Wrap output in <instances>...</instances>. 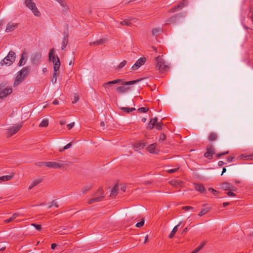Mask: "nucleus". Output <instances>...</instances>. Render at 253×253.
Instances as JSON below:
<instances>
[{
  "instance_id": "7c9ffc66",
  "label": "nucleus",
  "mask_w": 253,
  "mask_h": 253,
  "mask_svg": "<svg viewBox=\"0 0 253 253\" xmlns=\"http://www.w3.org/2000/svg\"><path fill=\"white\" fill-rule=\"evenodd\" d=\"M120 24L125 26H131L132 23L130 22L129 20L125 19L123 21L120 22Z\"/></svg>"
},
{
  "instance_id": "c756f323",
  "label": "nucleus",
  "mask_w": 253,
  "mask_h": 253,
  "mask_svg": "<svg viewBox=\"0 0 253 253\" xmlns=\"http://www.w3.org/2000/svg\"><path fill=\"white\" fill-rule=\"evenodd\" d=\"M121 109L126 113H130V112L135 110V108H128L125 107H122Z\"/></svg>"
},
{
  "instance_id": "72a5a7b5",
  "label": "nucleus",
  "mask_w": 253,
  "mask_h": 253,
  "mask_svg": "<svg viewBox=\"0 0 253 253\" xmlns=\"http://www.w3.org/2000/svg\"><path fill=\"white\" fill-rule=\"evenodd\" d=\"M155 125H156V124H154L152 122V120H150L147 126V129H149V130L152 129L154 127Z\"/></svg>"
},
{
  "instance_id": "0e129e2a",
  "label": "nucleus",
  "mask_w": 253,
  "mask_h": 253,
  "mask_svg": "<svg viewBox=\"0 0 253 253\" xmlns=\"http://www.w3.org/2000/svg\"><path fill=\"white\" fill-rule=\"evenodd\" d=\"M56 76L57 75H55L54 76V75H53V78L51 80V82L53 84H55L56 82V81H57V78H56Z\"/></svg>"
},
{
  "instance_id": "c9c22d12",
  "label": "nucleus",
  "mask_w": 253,
  "mask_h": 253,
  "mask_svg": "<svg viewBox=\"0 0 253 253\" xmlns=\"http://www.w3.org/2000/svg\"><path fill=\"white\" fill-rule=\"evenodd\" d=\"M163 123L161 121L160 122L157 123L155 126L156 128L158 130H162L163 129Z\"/></svg>"
},
{
  "instance_id": "8fccbe9b",
  "label": "nucleus",
  "mask_w": 253,
  "mask_h": 253,
  "mask_svg": "<svg viewBox=\"0 0 253 253\" xmlns=\"http://www.w3.org/2000/svg\"><path fill=\"white\" fill-rule=\"evenodd\" d=\"M179 169V168L170 169L168 170V172L169 173H172L176 172Z\"/></svg>"
},
{
  "instance_id": "774afa93",
  "label": "nucleus",
  "mask_w": 253,
  "mask_h": 253,
  "mask_svg": "<svg viewBox=\"0 0 253 253\" xmlns=\"http://www.w3.org/2000/svg\"><path fill=\"white\" fill-rule=\"evenodd\" d=\"M150 120H152V122L154 123V124H156L157 122V121H158V118L157 117H155L154 118H152Z\"/></svg>"
},
{
  "instance_id": "2f4dec72",
  "label": "nucleus",
  "mask_w": 253,
  "mask_h": 253,
  "mask_svg": "<svg viewBox=\"0 0 253 253\" xmlns=\"http://www.w3.org/2000/svg\"><path fill=\"white\" fill-rule=\"evenodd\" d=\"M217 138V135L215 133H211L209 136V139L211 141H215L216 140Z\"/></svg>"
},
{
  "instance_id": "a19ab883",
  "label": "nucleus",
  "mask_w": 253,
  "mask_h": 253,
  "mask_svg": "<svg viewBox=\"0 0 253 253\" xmlns=\"http://www.w3.org/2000/svg\"><path fill=\"white\" fill-rule=\"evenodd\" d=\"M144 224V219L143 218L140 222L136 223L135 226L138 228H140V227H141L142 226H143Z\"/></svg>"
},
{
  "instance_id": "a18cd8bd",
  "label": "nucleus",
  "mask_w": 253,
  "mask_h": 253,
  "mask_svg": "<svg viewBox=\"0 0 253 253\" xmlns=\"http://www.w3.org/2000/svg\"><path fill=\"white\" fill-rule=\"evenodd\" d=\"M79 100V96L78 94H75L74 96V101H73L72 103L75 104L77 103Z\"/></svg>"
},
{
  "instance_id": "c03bdc74",
  "label": "nucleus",
  "mask_w": 253,
  "mask_h": 253,
  "mask_svg": "<svg viewBox=\"0 0 253 253\" xmlns=\"http://www.w3.org/2000/svg\"><path fill=\"white\" fill-rule=\"evenodd\" d=\"M31 225L33 226H34L35 227V228L36 229V230H37L38 231H40L42 229V227H41V225L37 224L35 223H32L31 224Z\"/></svg>"
},
{
  "instance_id": "4c0bfd02",
  "label": "nucleus",
  "mask_w": 253,
  "mask_h": 253,
  "mask_svg": "<svg viewBox=\"0 0 253 253\" xmlns=\"http://www.w3.org/2000/svg\"><path fill=\"white\" fill-rule=\"evenodd\" d=\"M149 110L148 107H141L138 109L139 113H146Z\"/></svg>"
},
{
  "instance_id": "6ab92c4d",
  "label": "nucleus",
  "mask_w": 253,
  "mask_h": 253,
  "mask_svg": "<svg viewBox=\"0 0 253 253\" xmlns=\"http://www.w3.org/2000/svg\"><path fill=\"white\" fill-rule=\"evenodd\" d=\"M14 176V174H11V175H3L1 177H0V183L3 182V181H6L10 180Z\"/></svg>"
},
{
  "instance_id": "aec40b11",
  "label": "nucleus",
  "mask_w": 253,
  "mask_h": 253,
  "mask_svg": "<svg viewBox=\"0 0 253 253\" xmlns=\"http://www.w3.org/2000/svg\"><path fill=\"white\" fill-rule=\"evenodd\" d=\"M107 41L106 39H101L96 41L90 42V45H100L104 43Z\"/></svg>"
},
{
  "instance_id": "b1692460",
  "label": "nucleus",
  "mask_w": 253,
  "mask_h": 253,
  "mask_svg": "<svg viewBox=\"0 0 253 253\" xmlns=\"http://www.w3.org/2000/svg\"><path fill=\"white\" fill-rule=\"evenodd\" d=\"M231 185L229 182H224L222 183L221 188L224 190H230Z\"/></svg>"
},
{
  "instance_id": "79ce46f5",
  "label": "nucleus",
  "mask_w": 253,
  "mask_h": 253,
  "mask_svg": "<svg viewBox=\"0 0 253 253\" xmlns=\"http://www.w3.org/2000/svg\"><path fill=\"white\" fill-rule=\"evenodd\" d=\"M71 146H72V143H69L68 144H67L66 145H65L62 149L59 150V151L62 152L64 150H65L69 149Z\"/></svg>"
},
{
  "instance_id": "a211bd4d",
  "label": "nucleus",
  "mask_w": 253,
  "mask_h": 253,
  "mask_svg": "<svg viewBox=\"0 0 253 253\" xmlns=\"http://www.w3.org/2000/svg\"><path fill=\"white\" fill-rule=\"evenodd\" d=\"M58 3H59L61 5V6L63 7V11L64 12H67V11L68 10L69 7L67 4L66 2L64 0H55Z\"/></svg>"
},
{
  "instance_id": "412c9836",
  "label": "nucleus",
  "mask_w": 253,
  "mask_h": 253,
  "mask_svg": "<svg viewBox=\"0 0 253 253\" xmlns=\"http://www.w3.org/2000/svg\"><path fill=\"white\" fill-rule=\"evenodd\" d=\"M181 223V222H180L178 224H177L176 226L174 227V228H173L172 230L171 231L170 234H169V236L170 239L172 238L174 236L175 233L177 231L178 227V226H180Z\"/></svg>"
},
{
  "instance_id": "393cba45",
  "label": "nucleus",
  "mask_w": 253,
  "mask_h": 253,
  "mask_svg": "<svg viewBox=\"0 0 253 253\" xmlns=\"http://www.w3.org/2000/svg\"><path fill=\"white\" fill-rule=\"evenodd\" d=\"M211 210V208L210 207H207L204 209H202L200 212L198 213V215L200 216H202L203 215L206 214L208 212H209Z\"/></svg>"
},
{
  "instance_id": "f03ea898",
  "label": "nucleus",
  "mask_w": 253,
  "mask_h": 253,
  "mask_svg": "<svg viewBox=\"0 0 253 253\" xmlns=\"http://www.w3.org/2000/svg\"><path fill=\"white\" fill-rule=\"evenodd\" d=\"M54 49L51 48L49 52V60L52 61L53 63L54 75L59 74V70L60 66V61L59 57L56 56L55 57L54 54Z\"/></svg>"
},
{
  "instance_id": "3c124183",
  "label": "nucleus",
  "mask_w": 253,
  "mask_h": 253,
  "mask_svg": "<svg viewBox=\"0 0 253 253\" xmlns=\"http://www.w3.org/2000/svg\"><path fill=\"white\" fill-rule=\"evenodd\" d=\"M25 59H22V58H20V60L18 64V66H23L24 65H25V64L26 63V61H24Z\"/></svg>"
},
{
  "instance_id": "1a4fd4ad",
  "label": "nucleus",
  "mask_w": 253,
  "mask_h": 253,
  "mask_svg": "<svg viewBox=\"0 0 253 253\" xmlns=\"http://www.w3.org/2000/svg\"><path fill=\"white\" fill-rule=\"evenodd\" d=\"M183 13H179L178 14H176L173 16H171L167 20V24H176V22L179 21V20H180L181 18L183 17Z\"/></svg>"
},
{
  "instance_id": "7ed1b4c3",
  "label": "nucleus",
  "mask_w": 253,
  "mask_h": 253,
  "mask_svg": "<svg viewBox=\"0 0 253 253\" xmlns=\"http://www.w3.org/2000/svg\"><path fill=\"white\" fill-rule=\"evenodd\" d=\"M31 71L30 66L23 68L19 72L14 83V86L17 85L28 76Z\"/></svg>"
},
{
  "instance_id": "13d9d810",
  "label": "nucleus",
  "mask_w": 253,
  "mask_h": 253,
  "mask_svg": "<svg viewBox=\"0 0 253 253\" xmlns=\"http://www.w3.org/2000/svg\"><path fill=\"white\" fill-rule=\"evenodd\" d=\"M19 215V214L18 213L15 212L12 214L11 216V218L14 220L16 217H17Z\"/></svg>"
},
{
  "instance_id": "4d7b16f0",
  "label": "nucleus",
  "mask_w": 253,
  "mask_h": 253,
  "mask_svg": "<svg viewBox=\"0 0 253 253\" xmlns=\"http://www.w3.org/2000/svg\"><path fill=\"white\" fill-rule=\"evenodd\" d=\"M226 194L229 196H236V194L235 193H234L233 192L231 191V190H230L229 191L227 192L226 193Z\"/></svg>"
},
{
  "instance_id": "c85d7f7f",
  "label": "nucleus",
  "mask_w": 253,
  "mask_h": 253,
  "mask_svg": "<svg viewBox=\"0 0 253 253\" xmlns=\"http://www.w3.org/2000/svg\"><path fill=\"white\" fill-rule=\"evenodd\" d=\"M48 125V120L46 119L43 120L39 125L40 127H47Z\"/></svg>"
},
{
  "instance_id": "9b49d317",
  "label": "nucleus",
  "mask_w": 253,
  "mask_h": 253,
  "mask_svg": "<svg viewBox=\"0 0 253 253\" xmlns=\"http://www.w3.org/2000/svg\"><path fill=\"white\" fill-rule=\"evenodd\" d=\"M42 54L40 52H36L31 56V63L32 64H38L41 58Z\"/></svg>"
},
{
  "instance_id": "6e6552de",
  "label": "nucleus",
  "mask_w": 253,
  "mask_h": 253,
  "mask_svg": "<svg viewBox=\"0 0 253 253\" xmlns=\"http://www.w3.org/2000/svg\"><path fill=\"white\" fill-rule=\"evenodd\" d=\"M156 60L157 61L156 68L161 72H165L167 66L165 64L163 59L160 56H158L156 58Z\"/></svg>"
},
{
  "instance_id": "2eb2a0df",
  "label": "nucleus",
  "mask_w": 253,
  "mask_h": 253,
  "mask_svg": "<svg viewBox=\"0 0 253 253\" xmlns=\"http://www.w3.org/2000/svg\"><path fill=\"white\" fill-rule=\"evenodd\" d=\"M131 87L121 86L116 87V90L118 93H123L125 92H128L130 90H131Z\"/></svg>"
},
{
  "instance_id": "ea45409f",
  "label": "nucleus",
  "mask_w": 253,
  "mask_h": 253,
  "mask_svg": "<svg viewBox=\"0 0 253 253\" xmlns=\"http://www.w3.org/2000/svg\"><path fill=\"white\" fill-rule=\"evenodd\" d=\"M66 27H67V28H66V30H65L64 31V32H63V34H64V38H63L68 39L69 31H68V25H66Z\"/></svg>"
},
{
  "instance_id": "f3484780",
  "label": "nucleus",
  "mask_w": 253,
  "mask_h": 253,
  "mask_svg": "<svg viewBox=\"0 0 253 253\" xmlns=\"http://www.w3.org/2000/svg\"><path fill=\"white\" fill-rule=\"evenodd\" d=\"M195 188L201 193H205L206 192V190L202 184H195Z\"/></svg>"
},
{
  "instance_id": "de8ad7c7",
  "label": "nucleus",
  "mask_w": 253,
  "mask_h": 253,
  "mask_svg": "<svg viewBox=\"0 0 253 253\" xmlns=\"http://www.w3.org/2000/svg\"><path fill=\"white\" fill-rule=\"evenodd\" d=\"M52 206H55L56 208H58L59 207L57 203L56 202L55 200L52 201L51 205L49 206L48 208H51Z\"/></svg>"
},
{
  "instance_id": "f257e3e1",
  "label": "nucleus",
  "mask_w": 253,
  "mask_h": 253,
  "mask_svg": "<svg viewBox=\"0 0 253 253\" xmlns=\"http://www.w3.org/2000/svg\"><path fill=\"white\" fill-rule=\"evenodd\" d=\"M143 79V78H141L133 81H124L123 79H117L112 81L104 83L102 84V86L106 89V92H108L113 89L114 84H119L122 85H129L134 84L142 81Z\"/></svg>"
},
{
  "instance_id": "4be33fe9",
  "label": "nucleus",
  "mask_w": 253,
  "mask_h": 253,
  "mask_svg": "<svg viewBox=\"0 0 253 253\" xmlns=\"http://www.w3.org/2000/svg\"><path fill=\"white\" fill-rule=\"evenodd\" d=\"M156 144L153 143L151 145H150L148 148V151L152 154H155L157 153V152H156Z\"/></svg>"
},
{
  "instance_id": "69168bd1",
  "label": "nucleus",
  "mask_w": 253,
  "mask_h": 253,
  "mask_svg": "<svg viewBox=\"0 0 253 253\" xmlns=\"http://www.w3.org/2000/svg\"><path fill=\"white\" fill-rule=\"evenodd\" d=\"M207 244V242L206 241H203L201 243V245L200 246H199L201 248V249L206 245V244Z\"/></svg>"
},
{
  "instance_id": "37998d69",
  "label": "nucleus",
  "mask_w": 253,
  "mask_h": 253,
  "mask_svg": "<svg viewBox=\"0 0 253 253\" xmlns=\"http://www.w3.org/2000/svg\"><path fill=\"white\" fill-rule=\"evenodd\" d=\"M6 84L7 83L5 82H2L0 84V92L2 91L5 88Z\"/></svg>"
},
{
  "instance_id": "cd10ccee",
  "label": "nucleus",
  "mask_w": 253,
  "mask_h": 253,
  "mask_svg": "<svg viewBox=\"0 0 253 253\" xmlns=\"http://www.w3.org/2000/svg\"><path fill=\"white\" fill-rule=\"evenodd\" d=\"M162 31V28H156L152 29V33L153 36H157L158 33Z\"/></svg>"
},
{
  "instance_id": "39448f33",
  "label": "nucleus",
  "mask_w": 253,
  "mask_h": 253,
  "mask_svg": "<svg viewBox=\"0 0 253 253\" xmlns=\"http://www.w3.org/2000/svg\"><path fill=\"white\" fill-rule=\"evenodd\" d=\"M15 53L13 51H10L8 55L0 62V66L3 65L10 66L15 61Z\"/></svg>"
},
{
  "instance_id": "4468645a",
  "label": "nucleus",
  "mask_w": 253,
  "mask_h": 253,
  "mask_svg": "<svg viewBox=\"0 0 253 253\" xmlns=\"http://www.w3.org/2000/svg\"><path fill=\"white\" fill-rule=\"evenodd\" d=\"M207 152L205 153L204 156L208 159H211L213 154V149L212 147H207Z\"/></svg>"
},
{
  "instance_id": "338daca9",
  "label": "nucleus",
  "mask_w": 253,
  "mask_h": 253,
  "mask_svg": "<svg viewBox=\"0 0 253 253\" xmlns=\"http://www.w3.org/2000/svg\"><path fill=\"white\" fill-rule=\"evenodd\" d=\"M226 163H224V162L222 161H220L219 162H218V166L219 167H222V166H223L224 165H225Z\"/></svg>"
},
{
  "instance_id": "49530a36",
  "label": "nucleus",
  "mask_w": 253,
  "mask_h": 253,
  "mask_svg": "<svg viewBox=\"0 0 253 253\" xmlns=\"http://www.w3.org/2000/svg\"><path fill=\"white\" fill-rule=\"evenodd\" d=\"M21 58L22 59H26L27 58V53L25 51H23L21 54Z\"/></svg>"
},
{
  "instance_id": "423d86ee",
  "label": "nucleus",
  "mask_w": 253,
  "mask_h": 253,
  "mask_svg": "<svg viewBox=\"0 0 253 253\" xmlns=\"http://www.w3.org/2000/svg\"><path fill=\"white\" fill-rule=\"evenodd\" d=\"M104 191L102 187H100L98 188L97 191L94 194L93 196L95 197H94L88 201V203L89 204H91L95 202H100L104 198L103 196Z\"/></svg>"
},
{
  "instance_id": "680f3d73",
  "label": "nucleus",
  "mask_w": 253,
  "mask_h": 253,
  "mask_svg": "<svg viewBox=\"0 0 253 253\" xmlns=\"http://www.w3.org/2000/svg\"><path fill=\"white\" fill-rule=\"evenodd\" d=\"M13 219H12L11 217L9 218H8L7 219H5L4 221V222L5 223H9L10 222H12L13 221Z\"/></svg>"
},
{
  "instance_id": "864d4df0",
  "label": "nucleus",
  "mask_w": 253,
  "mask_h": 253,
  "mask_svg": "<svg viewBox=\"0 0 253 253\" xmlns=\"http://www.w3.org/2000/svg\"><path fill=\"white\" fill-rule=\"evenodd\" d=\"M201 250V248L199 246L197 247L194 250H193L191 253H197Z\"/></svg>"
},
{
  "instance_id": "473e14b6",
  "label": "nucleus",
  "mask_w": 253,
  "mask_h": 253,
  "mask_svg": "<svg viewBox=\"0 0 253 253\" xmlns=\"http://www.w3.org/2000/svg\"><path fill=\"white\" fill-rule=\"evenodd\" d=\"M187 0H183L179 4L177 5V7L179 9H181L186 5Z\"/></svg>"
},
{
  "instance_id": "6e6d98bb",
  "label": "nucleus",
  "mask_w": 253,
  "mask_h": 253,
  "mask_svg": "<svg viewBox=\"0 0 253 253\" xmlns=\"http://www.w3.org/2000/svg\"><path fill=\"white\" fill-rule=\"evenodd\" d=\"M75 125V123H72L67 126L68 129L70 130Z\"/></svg>"
},
{
  "instance_id": "58836bf2",
  "label": "nucleus",
  "mask_w": 253,
  "mask_h": 253,
  "mask_svg": "<svg viewBox=\"0 0 253 253\" xmlns=\"http://www.w3.org/2000/svg\"><path fill=\"white\" fill-rule=\"evenodd\" d=\"M127 61L126 60L123 61L117 67L118 69L123 68L126 64Z\"/></svg>"
},
{
  "instance_id": "5701e85b",
  "label": "nucleus",
  "mask_w": 253,
  "mask_h": 253,
  "mask_svg": "<svg viewBox=\"0 0 253 253\" xmlns=\"http://www.w3.org/2000/svg\"><path fill=\"white\" fill-rule=\"evenodd\" d=\"M118 190H119L118 185V184H116L114 185V186L111 190L110 196H116L117 194H118Z\"/></svg>"
},
{
  "instance_id": "e2e57ef3",
  "label": "nucleus",
  "mask_w": 253,
  "mask_h": 253,
  "mask_svg": "<svg viewBox=\"0 0 253 253\" xmlns=\"http://www.w3.org/2000/svg\"><path fill=\"white\" fill-rule=\"evenodd\" d=\"M231 191H236L237 190V188L234 186V185H232L231 186V189H230Z\"/></svg>"
},
{
  "instance_id": "bb28decb",
  "label": "nucleus",
  "mask_w": 253,
  "mask_h": 253,
  "mask_svg": "<svg viewBox=\"0 0 253 253\" xmlns=\"http://www.w3.org/2000/svg\"><path fill=\"white\" fill-rule=\"evenodd\" d=\"M92 188L91 185H88L87 186H85L82 188L81 192L83 194H85L87 192H88L90 189Z\"/></svg>"
},
{
  "instance_id": "ddd939ff",
  "label": "nucleus",
  "mask_w": 253,
  "mask_h": 253,
  "mask_svg": "<svg viewBox=\"0 0 253 253\" xmlns=\"http://www.w3.org/2000/svg\"><path fill=\"white\" fill-rule=\"evenodd\" d=\"M12 92V89L11 87H6L2 91L0 92V98L2 99L6 97L8 95L11 94Z\"/></svg>"
},
{
  "instance_id": "f8f14e48",
  "label": "nucleus",
  "mask_w": 253,
  "mask_h": 253,
  "mask_svg": "<svg viewBox=\"0 0 253 253\" xmlns=\"http://www.w3.org/2000/svg\"><path fill=\"white\" fill-rule=\"evenodd\" d=\"M146 61L145 57L140 58L132 66V69L133 70H137L141 66L144 65Z\"/></svg>"
},
{
  "instance_id": "bf43d9fd",
  "label": "nucleus",
  "mask_w": 253,
  "mask_h": 253,
  "mask_svg": "<svg viewBox=\"0 0 253 253\" xmlns=\"http://www.w3.org/2000/svg\"><path fill=\"white\" fill-rule=\"evenodd\" d=\"M212 194H213L214 196H217H217H218V194L219 193V191H216V190H214V189H212Z\"/></svg>"
},
{
  "instance_id": "f704fd0d",
  "label": "nucleus",
  "mask_w": 253,
  "mask_h": 253,
  "mask_svg": "<svg viewBox=\"0 0 253 253\" xmlns=\"http://www.w3.org/2000/svg\"><path fill=\"white\" fill-rule=\"evenodd\" d=\"M68 43V39L63 38L61 49L63 50Z\"/></svg>"
},
{
  "instance_id": "5fc2aeb1",
  "label": "nucleus",
  "mask_w": 253,
  "mask_h": 253,
  "mask_svg": "<svg viewBox=\"0 0 253 253\" xmlns=\"http://www.w3.org/2000/svg\"><path fill=\"white\" fill-rule=\"evenodd\" d=\"M201 250V248L199 246L197 247L194 250H193L191 253H197Z\"/></svg>"
},
{
  "instance_id": "0eeeda50",
  "label": "nucleus",
  "mask_w": 253,
  "mask_h": 253,
  "mask_svg": "<svg viewBox=\"0 0 253 253\" xmlns=\"http://www.w3.org/2000/svg\"><path fill=\"white\" fill-rule=\"evenodd\" d=\"M25 4L26 6L31 10L34 14L36 16H40L41 13L38 9L36 4L32 0H25Z\"/></svg>"
},
{
  "instance_id": "9d476101",
  "label": "nucleus",
  "mask_w": 253,
  "mask_h": 253,
  "mask_svg": "<svg viewBox=\"0 0 253 253\" xmlns=\"http://www.w3.org/2000/svg\"><path fill=\"white\" fill-rule=\"evenodd\" d=\"M22 126V123H21L19 125H17V124L15 125L14 126H13L10 128H9L8 129V132H7L8 134V136L10 137L12 135L16 133L20 129Z\"/></svg>"
},
{
  "instance_id": "e433bc0d",
  "label": "nucleus",
  "mask_w": 253,
  "mask_h": 253,
  "mask_svg": "<svg viewBox=\"0 0 253 253\" xmlns=\"http://www.w3.org/2000/svg\"><path fill=\"white\" fill-rule=\"evenodd\" d=\"M145 146V144L144 143H141V142L136 143L135 145V147H136L137 148H139V149H142Z\"/></svg>"
},
{
  "instance_id": "dca6fc26",
  "label": "nucleus",
  "mask_w": 253,
  "mask_h": 253,
  "mask_svg": "<svg viewBox=\"0 0 253 253\" xmlns=\"http://www.w3.org/2000/svg\"><path fill=\"white\" fill-rule=\"evenodd\" d=\"M18 27L17 24L8 23L5 29L6 32H10L14 30Z\"/></svg>"
},
{
  "instance_id": "09e8293b",
  "label": "nucleus",
  "mask_w": 253,
  "mask_h": 253,
  "mask_svg": "<svg viewBox=\"0 0 253 253\" xmlns=\"http://www.w3.org/2000/svg\"><path fill=\"white\" fill-rule=\"evenodd\" d=\"M166 137H167L165 133H161L160 136L159 140L164 141V140H166Z\"/></svg>"
},
{
  "instance_id": "603ef678",
  "label": "nucleus",
  "mask_w": 253,
  "mask_h": 253,
  "mask_svg": "<svg viewBox=\"0 0 253 253\" xmlns=\"http://www.w3.org/2000/svg\"><path fill=\"white\" fill-rule=\"evenodd\" d=\"M194 208L191 206H184L182 208V209L185 210L186 211H188L189 210H193Z\"/></svg>"
},
{
  "instance_id": "052dcab7",
  "label": "nucleus",
  "mask_w": 253,
  "mask_h": 253,
  "mask_svg": "<svg viewBox=\"0 0 253 253\" xmlns=\"http://www.w3.org/2000/svg\"><path fill=\"white\" fill-rule=\"evenodd\" d=\"M179 9L178 7H177V5H175L174 7L170 9L169 11L170 12H175L177 9Z\"/></svg>"
},
{
  "instance_id": "20e7f679",
  "label": "nucleus",
  "mask_w": 253,
  "mask_h": 253,
  "mask_svg": "<svg viewBox=\"0 0 253 253\" xmlns=\"http://www.w3.org/2000/svg\"><path fill=\"white\" fill-rule=\"evenodd\" d=\"M42 164H45L47 167L54 168V169H59V168H65L68 167L70 166L71 162L68 161L62 162L60 161V163H56L53 162H42L41 163Z\"/></svg>"
},
{
  "instance_id": "a878e982",
  "label": "nucleus",
  "mask_w": 253,
  "mask_h": 253,
  "mask_svg": "<svg viewBox=\"0 0 253 253\" xmlns=\"http://www.w3.org/2000/svg\"><path fill=\"white\" fill-rule=\"evenodd\" d=\"M42 181V179H37L35 180L33 183L31 184V185L29 187L28 189L29 190L32 189L33 187L37 186L38 184L40 183Z\"/></svg>"
}]
</instances>
